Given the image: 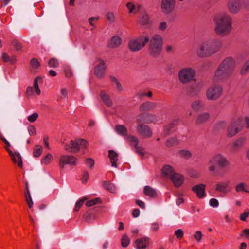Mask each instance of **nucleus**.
Segmentation results:
<instances>
[{
  "label": "nucleus",
  "instance_id": "obj_3",
  "mask_svg": "<svg viewBox=\"0 0 249 249\" xmlns=\"http://www.w3.org/2000/svg\"><path fill=\"white\" fill-rule=\"evenodd\" d=\"M148 52L150 56L153 57H158L162 50L163 39L161 36L154 35L149 41Z\"/></svg>",
  "mask_w": 249,
  "mask_h": 249
},
{
  "label": "nucleus",
  "instance_id": "obj_36",
  "mask_svg": "<svg viewBox=\"0 0 249 249\" xmlns=\"http://www.w3.org/2000/svg\"><path fill=\"white\" fill-rule=\"evenodd\" d=\"M179 143L178 140L175 137H172L168 139L165 143L166 146L171 147L177 145Z\"/></svg>",
  "mask_w": 249,
  "mask_h": 249
},
{
  "label": "nucleus",
  "instance_id": "obj_7",
  "mask_svg": "<svg viewBox=\"0 0 249 249\" xmlns=\"http://www.w3.org/2000/svg\"><path fill=\"white\" fill-rule=\"evenodd\" d=\"M157 117L155 115L149 113H142L138 115L136 118L138 124H151L156 122Z\"/></svg>",
  "mask_w": 249,
  "mask_h": 249
},
{
  "label": "nucleus",
  "instance_id": "obj_39",
  "mask_svg": "<svg viewBox=\"0 0 249 249\" xmlns=\"http://www.w3.org/2000/svg\"><path fill=\"white\" fill-rule=\"evenodd\" d=\"M102 203L101 200L99 198H96L95 199L88 201L86 202V206L87 207H91L97 204H100Z\"/></svg>",
  "mask_w": 249,
  "mask_h": 249
},
{
  "label": "nucleus",
  "instance_id": "obj_24",
  "mask_svg": "<svg viewBox=\"0 0 249 249\" xmlns=\"http://www.w3.org/2000/svg\"><path fill=\"white\" fill-rule=\"evenodd\" d=\"M229 184V181L218 183L215 185V190L223 193H227L230 191Z\"/></svg>",
  "mask_w": 249,
  "mask_h": 249
},
{
  "label": "nucleus",
  "instance_id": "obj_37",
  "mask_svg": "<svg viewBox=\"0 0 249 249\" xmlns=\"http://www.w3.org/2000/svg\"><path fill=\"white\" fill-rule=\"evenodd\" d=\"M103 185L105 189L110 192L113 193L115 190V186L110 182L105 181L103 182Z\"/></svg>",
  "mask_w": 249,
  "mask_h": 249
},
{
  "label": "nucleus",
  "instance_id": "obj_2",
  "mask_svg": "<svg viewBox=\"0 0 249 249\" xmlns=\"http://www.w3.org/2000/svg\"><path fill=\"white\" fill-rule=\"evenodd\" d=\"M222 43L216 39H211L203 42L197 50V55L201 58L212 56L219 51Z\"/></svg>",
  "mask_w": 249,
  "mask_h": 249
},
{
  "label": "nucleus",
  "instance_id": "obj_55",
  "mask_svg": "<svg viewBox=\"0 0 249 249\" xmlns=\"http://www.w3.org/2000/svg\"><path fill=\"white\" fill-rule=\"evenodd\" d=\"M202 233L200 231H197L195 233L194 237L196 241L200 242L202 239Z\"/></svg>",
  "mask_w": 249,
  "mask_h": 249
},
{
  "label": "nucleus",
  "instance_id": "obj_54",
  "mask_svg": "<svg viewBox=\"0 0 249 249\" xmlns=\"http://www.w3.org/2000/svg\"><path fill=\"white\" fill-rule=\"evenodd\" d=\"M12 44L16 50H20L22 48L21 44L17 40H14L12 41Z\"/></svg>",
  "mask_w": 249,
  "mask_h": 249
},
{
  "label": "nucleus",
  "instance_id": "obj_4",
  "mask_svg": "<svg viewBox=\"0 0 249 249\" xmlns=\"http://www.w3.org/2000/svg\"><path fill=\"white\" fill-rule=\"evenodd\" d=\"M209 163L212 165L209 167V170L214 172L216 169L215 165L220 168H224L229 165V162L227 159L221 154H218L212 158L209 161Z\"/></svg>",
  "mask_w": 249,
  "mask_h": 249
},
{
  "label": "nucleus",
  "instance_id": "obj_32",
  "mask_svg": "<svg viewBox=\"0 0 249 249\" xmlns=\"http://www.w3.org/2000/svg\"><path fill=\"white\" fill-rule=\"evenodd\" d=\"M139 23L142 25H146L150 23V18L146 11H144L142 13Z\"/></svg>",
  "mask_w": 249,
  "mask_h": 249
},
{
  "label": "nucleus",
  "instance_id": "obj_5",
  "mask_svg": "<svg viewBox=\"0 0 249 249\" xmlns=\"http://www.w3.org/2000/svg\"><path fill=\"white\" fill-rule=\"evenodd\" d=\"M148 37L140 36L135 40H131L128 43L129 49L132 52H136L142 49L148 42Z\"/></svg>",
  "mask_w": 249,
  "mask_h": 249
},
{
  "label": "nucleus",
  "instance_id": "obj_17",
  "mask_svg": "<svg viewBox=\"0 0 249 249\" xmlns=\"http://www.w3.org/2000/svg\"><path fill=\"white\" fill-rule=\"evenodd\" d=\"M231 74L223 68H221L220 65L215 72L213 80L214 81H218L223 79L229 77Z\"/></svg>",
  "mask_w": 249,
  "mask_h": 249
},
{
  "label": "nucleus",
  "instance_id": "obj_10",
  "mask_svg": "<svg viewBox=\"0 0 249 249\" xmlns=\"http://www.w3.org/2000/svg\"><path fill=\"white\" fill-rule=\"evenodd\" d=\"M223 89L220 86H213L210 88L206 92L207 98L210 100L218 99L222 94Z\"/></svg>",
  "mask_w": 249,
  "mask_h": 249
},
{
  "label": "nucleus",
  "instance_id": "obj_59",
  "mask_svg": "<svg viewBox=\"0 0 249 249\" xmlns=\"http://www.w3.org/2000/svg\"><path fill=\"white\" fill-rule=\"evenodd\" d=\"M167 27V24L166 22H161L158 27L159 30L164 31Z\"/></svg>",
  "mask_w": 249,
  "mask_h": 249
},
{
  "label": "nucleus",
  "instance_id": "obj_49",
  "mask_svg": "<svg viewBox=\"0 0 249 249\" xmlns=\"http://www.w3.org/2000/svg\"><path fill=\"white\" fill-rule=\"evenodd\" d=\"M87 198H83L81 199H80L78 202H76L75 205V208L74 209V211L77 212L79 210L80 207L83 205L84 202L87 200Z\"/></svg>",
  "mask_w": 249,
  "mask_h": 249
},
{
  "label": "nucleus",
  "instance_id": "obj_51",
  "mask_svg": "<svg viewBox=\"0 0 249 249\" xmlns=\"http://www.w3.org/2000/svg\"><path fill=\"white\" fill-rule=\"evenodd\" d=\"M249 216V210H246L240 214V219L243 221H246L247 218Z\"/></svg>",
  "mask_w": 249,
  "mask_h": 249
},
{
  "label": "nucleus",
  "instance_id": "obj_8",
  "mask_svg": "<svg viewBox=\"0 0 249 249\" xmlns=\"http://www.w3.org/2000/svg\"><path fill=\"white\" fill-rule=\"evenodd\" d=\"M202 89V85L200 83H194L188 85L186 88V95L191 98L197 96Z\"/></svg>",
  "mask_w": 249,
  "mask_h": 249
},
{
  "label": "nucleus",
  "instance_id": "obj_45",
  "mask_svg": "<svg viewBox=\"0 0 249 249\" xmlns=\"http://www.w3.org/2000/svg\"><path fill=\"white\" fill-rule=\"evenodd\" d=\"M178 153L181 157L185 159H189L192 156L191 153L188 150H181Z\"/></svg>",
  "mask_w": 249,
  "mask_h": 249
},
{
  "label": "nucleus",
  "instance_id": "obj_41",
  "mask_svg": "<svg viewBox=\"0 0 249 249\" xmlns=\"http://www.w3.org/2000/svg\"><path fill=\"white\" fill-rule=\"evenodd\" d=\"M53 159V156L51 154H47L41 160V163L45 165L49 164Z\"/></svg>",
  "mask_w": 249,
  "mask_h": 249
},
{
  "label": "nucleus",
  "instance_id": "obj_58",
  "mask_svg": "<svg viewBox=\"0 0 249 249\" xmlns=\"http://www.w3.org/2000/svg\"><path fill=\"white\" fill-rule=\"evenodd\" d=\"M86 163L89 165L90 168H92L94 165V160L91 158H87L85 160Z\"/></svg>",
  "mask_w": 249,
  "mask_h": 249
},
{
  "label": "nucleus",
  "instance_id": "obj_18",
  "mask_svg": "<svg viewBox=\"0 0 249 249\" xmlns=\"http://www.w3.org/2000/svg\"><path fill=\"white\" fill-rule=\"evenodd\" d=\"M6 150L11 157L12 161L15 163H17L18 166L19 168H22L23 167V164L22 158L20 154L17 152L13 153L12 151L8 147H6Z\"/></svg>",
  "mask_w": 249,
  "mask_h": 249
},
{
  "label": "nucleus",
  "instance_id": "obj_25",
  "mask_svg": "<svg viewBox=\"0 0 249 249\" xmlns=\"http://www.w3.org/2000/svg\"><path fill=\"white\" fill-rule=\"evenodd\" d=\"M157 106L155 103L151 102H145L140 106V110L141 111H148L153 110Z\"/></svg>",
  "mask_w": 249,
  "mask_h": 249
},
{
  "label": "nucleus",
  "instance_id": "obj_43",
  "mask_svg": "<svg viewBox=\"0 0 249 249\" xmlns=\"http://www.w3.org/2000/svg\"><path fill=\"white\" fill-rule=\"evenodd\" d=\"M42 150L43 149L41 146L36 145L33 151L34 157L36 158L39 157L42 152Z\"/></svg>",
  "mask_w": 249,
  "mask_h": 249
},
{
  "label": "nucleus",
  "instance_id": "obj_15",
  "mask_svg": "<svg viewBox=\"0 0 249 249\" xmlns=\"http://www.w3.org/2000/svg\"><path fill=\"white\" fill-rule=\"evenodd\" d=\"M98 60L100 61V63L95 66L94 74L98 78H102L105 76L106 70V64L105 61L101 59H98Z\"/></svg>",
  "mask_w": 249,
  "mask_h": 249
},
{
  "label": "nucleus",
  "instance_id": "obj_38",
  "mask_svg": "<svg viewBox=\"0 0 249 249\" xmlns=\"http://www.w3.org/2000/svg\"><path fill=\"white\" fill-rule=\"evenodd\" d=\"M174 170L170 165H165L162 169V174L163 176H166L170 174L173 173Z\"/></svg>",
  "mask_w": 249,
  "mask_h": 249
},
{
  "label": "nucleus",
  "instance_id": "obj_52",
  "mask_svg": "<svg viewBox=\"0 0 249 249\" xmlns=\"http://www.w3.org/2000/svg\"><path fill=\"white\" fill-rule=\"evenodd\" d=\"M249 71V60L247 61L246 64L243 66L241 73L242 74H245L247 72Z\"/></svg>",
  "mask_w": 249,
  "mask_h": 249
},
{
  "label": "nucleus",
  "instance_id": "obj_21",
  "mask_svg": "<svg viewBox=\"0 0 249 249\" xmlns=\"http://www.w3.org/2000/svg\"><path fill=\"white\" fill-rule=\"evenodd\" d=\"M228 6L230 11L232 13L238 12L240 9V3L238 0H230Z\"/></svg>",
  "mask_w": 249,
  "mask_h": 249
},
{
  "label": "nucleus",
  "instance_id": "obj_14",
  "mask_svg": "<svg viewBox=\"0 0 249 249\" xmlns=\"http://www.w3.org/2000/svg\"><path fill=\"white\" fill-rule=\"evenodd\" d=\"M235 64V63L233 58L229 57L225 58L220 65L221 68H223L226 71L232 73Z\"/></svg>",
  "mask_w": 249,
  "mask_h": 249
},
{
  "label": "nucleus",
  "instance_id": "obj_53",
  "mask_svg": "<svg viewBox=\"0 0 249 249\" xmlns=\"http://www.w3.org/2000/svg\"><path fill=\"white\" fill-rule=\"evenodd\" d=\"M106 17L109 22L113 23L115 21V17L113 13L108 12L106 15Z\"/></svg>",
  "mask_w": 249,
  "mask_h": 249
},
{
  "label": "nucleus",
  "instance_id": "obj_22",
  "mask_svg": "<svg viewBox=\"0 0 249 249\" xmlns=\"http://www.w3.org/2000/svg\"><path fill=\"white\" fill-rule=\"evenodd\" d=\"M171 179L177 187L180 186L184 182V177L178 174L173 173L171 176Z\"/></svg>",
  "mask_w": 249,
  "mask_h": 249
},
{
  "label": "nucleus",
  "instance_id": "obj_57",
  "mask_svg": "<svg viewBox=\"0 0 249 249\" xmlns=\"http://www.w3.org/2000/svg\"><path fill=\"white\" fill-rule=\"evenodd\" d=\"M175 234L178 239H181L184 233L182 230L178 229L175 231Z\"/></svg>",
  "mask_w": 249,
  "mask_h": 249
},
{
  "label": "nucleus",
  "instance_id": "obj_19",
  "mask_svg": "<svg viewBox=\"0 0 249 249\" xmlns=\"http://www.w3.org/2000/svg\"><path fill=\"white\" fill-rule=\"evenodd\" d=\"M28 132H24L21 135L20 139L22 142L26 141L27 144L30 143V140L28 139L29 136H35L36 135V128L34 125H29L28 128Z\"/></svg>",
  "mask_w": 249,
  "mask_h": 249
},
{
  "label": "nucleus",
  "instance_id": "obj_28",
  "mask_svg": "<svg viewBox=\"0 0 249 249\" xmlns=\"http://www.w3.org/2000/svg\"><path fill=\"white\" fill-rule=\"evenodd\" d=\"M100 96L103 102L108 107H112L113 103L109 96L104 91H101Z\"/></svg>",
  "mask_w": 249,
  "mask_h": 249
},
{
  "label": "nucleus",
  "instance_id": "obj_12",
  "mask_svg": "<svg viewBox=\"0 0 249 249\" xmlns=\"http://www.w3.org/2000/svg\"><path fill=\"white\" fill-rule=\"evenodd\" d=\"M77 160V158L73 155H63L60 158L59 164L61 169L64 168L66 164L75 165Z\"/></svg>",
  "mask_w": 249,
  "mask_h": 249
},
{
  "label": "nucleus",
  "instance_id": "obj_30",
  "mask_svg": "<svg viewBox=\"0 0 249 249\" xmlns=\"http://www.w3.org/2000/svg\"><path fill=\"white\" fill-rule=\"evenodd\" d=\"M144 194L151 198H155L157 196L156 191L149 186H146L143 189Z\"/></svg>",
  "mask_w": 249,
  "mask_h": 249
},
{
  "label": "nucleus",
  "instance_id": "obj_20",
  "mask_svg": "<svg viewBox=\"0 0 249 249\" xmlns=\"http://www.w3.org/2000/svg\"><path fill=\"white\" fill-rule=\"evenodd\" d=\"M205 184H199L193 186L192 190L196 194L199 198H202L205 196Z\"/></svg>",
  "mask_w": 249,
  "mask_h": 249
},
{
  "label": "nucleus",
  "instance_id": "obj_33",
  "mask_svg": "<svg viewBox=\"0 0 249 249\" xmlns=\"http://www.w3.org/2000/svg\"><path fill=\"white\" fill-rule=\"evenodd\" d=\"M115 131L120 135L127 136L128 130L124 125L117 124L115 128Z\"/></svg>",
  "mask_w": 249,
  "mask_h": 249
},
{
  "label": "nucleus",
  "instance_id": "obj_46",
  "mask_svg": "<svg viewBox=\"0 0 249 249\" xmlns=\"http://www.w3.org/2000/svg\"><path fill=\"white\" fill-rule=\"evenodd\" d=\"M30 65L33 68L37 69L40 67V63L37 59L32 58L30 61Z\"/></svg>",
  "mask_w": 249,
  "mask_h": 249
},
{
  "label": "nucleus",
  "instance_id": "obj_27",
  "mask_svg": "<svg viewBox=\"0 0 249 249\" xmlns=\"http://www.w3.org/2000/svg\"><path fill=\"white\" fill-rule=\"evenodd\" d=\"M136 243L138 249H145L149 245V239L148 238L137 239L136 241Z\"/></svg>",
  "mask_w": 249,
  "mask_h": 249
},
{
  "label": "nucleus",
  "instance_id": "obj_9",
  "mask_svg": "<svg viewBox=\"0 0 249 249\" xmlns=\"http://www.w3.org/2000/svg\"><path fill=\"white\" fill-rule=\"evenodd\" d=\"M87 141L82 138L71 140L70 144L72 145L71 153H76L80 151V148H86L87 147Z\"/></svg>",
  "mask_w": 249,
  "mask_h": 249
},
{
  "label": "nucleus",
  "instance_id": "obj_1",
  "mask_svg": "<svg viewBox=\"0 0 249 249\" xmlns=\"http://www.w3.org/2000/svg\"><path fill=\"white\" fill-rule=\"evenodd\" d=\"M214 31L221 36L229 35L232 29V19L228 15L219 14L214 18Z\"/></svg>",
  "mask_w": 249,
  "mask_h": 249
},
{
  "label": "nucleus",
  "instance_id": "obj_40",
  "mask_svg": "<svg viewBox=\"0 0 249 249\" xmlns=\"http://www.w3.org/2000/svg\"><path fill=\"white\" fill-rule=\"evenodd\" d=\"M130 243V240L126 234H124L121 239V246L125 248L127 247Z\"/></svg>",
  "mask_w": 249,
  "mask_h": 249
},
{
  "label": "nucleus",
  "instance_id": "obj_29",
  "mask_svg": "<svg viewBox=\"0 0 249 249\" xmlns=\"http://www.w3.org/2000/svg\"><path fill=\"white\" fill-rule=\"evenodd\" d=\"M108 153V157L110 159V160L112 166L116 167L117 166V161L118 160V153L113 150H109Z\"/></svg>",
  "mask_w": 249,
  "mask_h": 249
},
{
  "label": "nucleus",
  "instance_id": "obj_44",
  "mask_svg": "<svg viewBox=\"0 0 249 249\" xmlns=\"http://www.w3.org/2000/svg\"><path fill=\"white\" fill-rule=\"evenodd\" d=\"M246 186V184L244 182H241L239 184H237L235 186V190L237 192H240L241 191H244L245 192L248 193V190H245V187Z\"/></svg>",
  "mask_w": 249,
  "mask_h": 249
},
{
  "label": "nucleus",
  "instance_id": "obj_61",
  "mask_svg": "<svg viewBox=\"0 0 249 249\" xmlns=\"http://www.w3.org/2000/svg\"><path fill=\"white\" fill-rule=\"evenodd\" d=\"M240 236L241 237L245 236L246 238H249V229H245L243 230Z\"/></svg>",
  "mask_w": 249,
  "mask_h": 249
},
{
  "label": "nucleus",
  "instance_id": "obj_42",
  "mask_svg": "<svg viewBox=\"0 0 249 249\" xmlns=\"http://www.w3.org/2000/svg\"><path fill=\"white\" fill-rule=\"evenodd\" d=\"M127 140L132 143L134 146H136L137 145H139V141L138 138L133 135L127 136Z\"/></svg>",
  "mask_w": 249,
  "mask_h": 249
},
{
  "label": "nucleus",
  "instance_id": "obj_34",
  "mask_svg": "<svg viewBox=\"0 0 249 249\" xmlns=\"http://www.w3.org/2000/svg\"><path fill=\"white\" fill-rule=\"evenodd\" d=\"M175 125V122H172L167 125L164 126L163 130V135L164 137L169 135L171 134L172 132V130L173 129Z\"/></svg>",
  "mask_w": 249,
  "mask_h": 249
},
{
  "label": "nucleus",
  "instance_id": "obj_63",
  "mask_svg": "<svg viewBox=\"0 0 249 249\" xmlns=\"http://www.w3.org/2000/svg\"><path fill=\"white\" fill-rule=\"evenodd\" d=\"M89 173L87 171H85L84 172L83 175V179H82V182H86L88 178H89Z\"/></svg>",
  "mask_w": 249,
  "mask_h": 249
},
{
  "label": "nucleus",
  "instance_id": "obj_64",
  "mask_svg": "<svg viewBox=\"0 0 249 249\" xmlns=\"http://www.w3.org/2000/svg\"><path fill=\"white\" fill-rule=\"evenodd\" d=\"M26 93L27 96L32 95L33 94V89L32 87H28L27 89Z\"/></svg>",
  "mask_w": 249,
  "mask_h": 249
},
{
  "label": "nucleus",
  "instance_id": "obj_6",
  "mask_svg": "<svg viewBox=\"0 0 249 249\" xmlns=\"http://www.w3.org/2000/svg\"><path fill=\"white\" fill-rule=\"evenodd\" d=\"M195 76V71L190 68L182 69L178 72L179 80L183 84L190 82Z\"/></svg>",
  "mask_w": 249,
  "mask_h": 249
},
{
  "label": "nucleus",
  "instance_id": "obj_11",
  "mask_svg": "<svg viewBox=\"0 0 249 249\" xmlns=\"http://www.w3.org/2000/svg\"><path fill=\"white\" fill-rule=\"evenodd\" d=\"M175 7V0H162L161 8L162 12L165 14H169L172 12Z\"/></svg>",
  "mask_w": 249,
  "mask_h": 249
},
{
  "label": "nucleus",
  "instance_id": "obj_13",
  "mask_svg": "<svg viewBox=\"0 0 249 249\" xmlns=\"http://www.w3.org/2000/svg\"><path fill=\"white\" fill-rule=\"evenodd\" d=\"M136 130L140 135L144 138H150L152 135V131L148 125L143 124H138Z\"/></svg>",
  "mask_w": 249,
  "mask_h": 249
},
{
  "label": "nucleus",
  "instance_id": "obj_56",
  "mask_svg": "<svg viewBox=\"0 0 249 249\" xmlns=\"http://www.w3.org/2000/svg\"><path fill=\"white\" fill-rule=\"evenodd\" d=\"M126 7L129 9V13H134V9L135 8V5L132 2H128L126 4Z\"/></svg>",
  "mask_w": 249,
  "mask_h": 249
},
{
  "label": "nucleus",
  "instance_id": "obj_16",
  "mask_svg": "<svg viewBox=\"0 0 249 249\" xmlns=\"http://www.w3.org/2000/svg\"><path fill=\"white\" fill-rule=\"evenodd\" d=\"M239 121H233L227 128V136L231 137L236 135L240 130Z\"/></svg>",
  "mask_w": 249,
  "mask_h": 249
},
{
  "label": "nucleus",
  "instance_id": "obj_31",
  "mask_svg": "<svg viewBox=\"0 0 249 249\" xmlns=\"http://www.w3.org/2000/svg\"><path fill=\"white\" fill-rule=\"evenodd\" d=\"M191 107L194 110L196 111H199L203 109L204 104L201 100H197L192 103Z\"/></svg>",
  "mask_w": 249,
  "mask_h": 249
},
{
  "label": "nucleus",
  "instance_id": "obj_62",
  "mask_svg": "<svg viewBox=\"0 0 249 249\" xmlns=\"http://www.w3.org/2000/svg\"><path fill=\"white\" fill-rule=\"evenodd\" d=\"M99 19V18L98 17H91L90 18L89 20H88V21L89 22V23L92 26H94V24L93 23V21H97Z\"/></svg>",
  "mask_w": 249,
  "mask_h": 249
},
{
  "label": "nucleus",
  "instance_id": "obj_26",
  "mask_svg": "<svg viewBox=\"0 0 249 249\" xmlns=\"http://www.w3.org/2000/svg\"><path fill=\"white\" fill-rule=\"evenodd\" d=\"M122 43V39L120 37L115 36L112 37L107 46L110 48H115L119 47Z\"/></svg>",
  "mask_w": 249,
  "mask_h": 249
},
{
  "label": "nucleus",
  "instance_id": "obj_50",
  "mask_svg": "<svg viewBox=\"0 0 249 249\" xmlns=\"http://www.w3.org/2000/svg\"><path fill=\"white\" fill-rule=\"evenodd\" d=\"M38 117V114L36 112H35L31 115L28 117V120L31 123L35 122Z\"/></svg>",
  "mask_w": 249,
  "mask_h": 249
},
{
  "label": "nucleus",
  "instance_id": "obj_23",
  "mask_svg": "<svg viewBox=\"0 0 249 249\" xmlns=\"http://www.w3.org/2000/svg\"><path fill=\"white\" fill-rule=\"evenodd\" d=\"M210 118V115L208 112L199 114L196 117L195 123L196 124L200 125L206 122Z\"/></svg>",
  "mask_w": 249,
  "mask_h": 249
},
{
  "label": "nucleus",
  "instance_id": "obj_60",
  "mask_svg": "<svg viewBox=\"0 0 249 249\" xmlns=\"http://www.w3.org/2000/svg\"><path fill=\"white\" fill-rule=\"evenodd\" d=\"M210 205L213 207H216L219 205V202L216 199L212 198L210 200Z\"/></svg>",
  "mask_w": 249,
  "mask_h": 249
},
{
  "label": "nucleus",
  "instance_id": "obj_35",
  "mask_svg": "<svg viewBox=\"0 0 249 249\" xmlns=\"http://www.w3.org/2000/svg\"><path fill=\"white\" fill-rule=\"evenodd\" d=\"M246 142L245 138H240L236 140L233 143V148L235 149H238L242 147Z\"/></svg>",
  "mask_w": 249,
  "mask_h": 249
},
{
  "label": "nucleus",
  "instance_id": "obj_48",
  "mask_svg": "<svg viewBox=\"0 0 249 249\" xmlns=\"http://www.w3.org/2000/svg\"><path fill=\"white\" fill-rule=\"evenodd\" d=\"M138 145H137L136 146H134L136 149L135 152L137 154H139L142 157V158H143L145 155V153L144 152V148L142 147H140Z\"/></svg>",
  "mask_w": 249,
  "mask_h": 249
},
{
  "label": "nucleus",
  "instance_id": "obj_47",
  "mask_svg": "<svg viewBox=\"0 0 249 249\" xmlns=\"http://www.w3.org/2000/svg\"><path fill=\"white\" fill-rule=\"evenodd\" d=\"M48 64V65L49 66V67H50L56 68V67H58V66H59L58 61L54 58L50 59L49 60Z\"/></svg>",
  "mask_w": 249,
  "mask_h": 249
}]
</instances>
